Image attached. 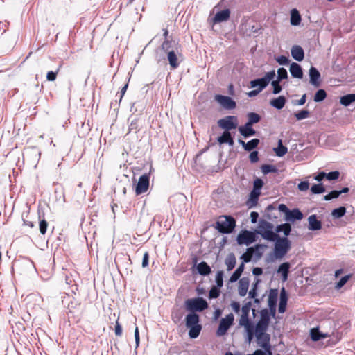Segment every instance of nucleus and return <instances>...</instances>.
I'll return each mask as SVG.
<instances>
[{
  "instance_id": "32",
  "label": "nucleus",
  "mask_w": 355,
  "mask_h": 355,
  "mask_svg": "<svg viewBox=\"0 0 355 355\" xmlns=\"http://www.w3.org/2000/svg\"><path fill=\"white\" fill-rule=\"evenodd\" d=\"M140 114H137L135 117H132V115L128 118V121L130 120V123L128 127V132H131L132 131H135L137 133L139 130V121Z\"/></svg>"
},
{
  "instance_id": "38",
  "label": "nucleus",
  "mask_w": 355,
  "mask_h": 355,
  "mask_svg": "<svg viewBox=\"0 0 355 355\" xmlns=\"http://www.w3.org/2000/svg\"><path fill=\"white\" fill-rule=\"evenodd\" d=\"M273 150L277 157H282L287 153L288 148L283 145L282 139H279L277 146Z\"/></svg>"
},
{
  "instance_id": "58",
  "label": "nucleus",
  "mask_w": 355,
  "mask_h": 355,
  "mask_svg": "<svg viewBox=\"0 0 355 355\" xmlns=\"http://www.w3.org/2000/svg\"><path fill=\"white\" fill-rule=\"evenodd\" d=\"M275 60L279 65L282 66L288 65L291 62L289 57L286 55H279L275 58Z\"/></svg>"
},
{
  "instance_id": "40",
  "label": "nucleus",
  "mask_w": 355,
  "mask_h": 355,
  "mask_svg": "<svg viewBox=\"0 0 355 355\" xmlns=\"http://www.w3.org/2000/svg\"><path fill=\"white\" fill-rule=\"evenodd\" d=\"M260 143V140L258 138H254L248 142H246L245 148L244 150L247 152L253 151L254 149L258 148V146Z\"/></svg>"
},
{
  "instance_id": "34",
  "label": "nucleus",
  "mask_w": 355,
  "mask_h": 355,
  "mask_svg": "<svg viewBox=\"0 0 355 355\" xmlns=\"http://www.w3.org/2000/svg\"><path fill=\"white\" fill-rule=\"evenodd\" d=\"M244 269L245 265L243 263H241L230 276L229 282L231 283H234L238 281L241 277Z\"/></svg>"
},
{
  "instance_id": "13",
  "label": "nucleus",
  "mask_w": 355,
  "mask_h": 355,
  "mask_svg": "<svg viewBox=\"0 0 355 355\" xmlns=\"http://www.w3.org/2000/svg\"><path fill=\"white\" fill-rule=\"evenodd\" d=\"M215 101L226 110L234 109L236 106L235 101L230 96L222 94H216L214 96Z\"/></svg>"
},
{
  "instance_id": "25",
  "label": "nucleus",
  "mask_w": 355,
  "mask_h": 355,
  "mask_svg": "<svg viewBox=\"0 0 355 355\" xmlns=\"http://www.w3.org/2000/svg\"><path fill=\"white\" fill-rule=\"evenodd\" d=\"M275 233H277V234H279V233H283L284 235L283 237L288 238V236L290 235V234L291 232L292 227L290 223H284L277 225L275 227Z\"/></svg>"
},
{
  "instance_id": "56",
  "label": "nucleus",
  "mask_w": 355,
  "mask_h": 355,
  "mask_svg": "<svg viewBox=\"0 0 355 355\" xmlns=\"http://www.w3.org/2000/svg\"><path fill=\"white\" fill-rule=\"evenodd\" d=\"M281 80L276 79L275 80H272L271 85L272 87V93L274 94H279L282 90V87L280 85Z\"/></svg>"
},
{
  "instance_id": "14",
  "label": "nucleus",
  "mask_w": 355,
  "mask_h": 355,
  "mask_svg": "<svg viewBox=\"0 0 355 355\" xmlns=\"http://www.w3.org/2000/svg\"><path fill=\"white\" fill-rule=\"evenodd\" d=\"M192 261L198 274L204 277L208 276L211 274V268L206 261H202L199 263H197L198 259L196 257L193 258Z\"/></svg>"
},
{
  "instance_id": "54",
  "label": "nucleus",
  "mask_w": 355,
  "mask_h": 355,
  "mask_svg": "<svg viewBox=\"0 0 355 355\" xmlns=\"http://www.w3.org/2000/svg\"><path fill=\"white\" fill-rule=\"evenodd\" d=\"M223 276L224 272L223 270H218L216 274V285L215 286L222 288L223 286Z\"/></svg>"
},
{
  "instance_id": "57",
  "label": "nucleus",
  "mask_w": 355,
  "mask_h": 355,
  "mask_svg": "<svg viewBox=\"0 0 355 355\" xmlns=\"http://www.w3.org/2000/svg\"><path fill=\"white\" fill-rule=\"evenodd\" d=\"M39 219H40V222H39L40 232L42 234H45L46 232V230H47V227H48V223L45 219H41V216L40 214H39Z\"/></svg>"
},
{
  "instance_id": "10",
  "label": "nucleus",
  "mask_w": 355,
  "mask_h": 355,
  "mask_svg": "<svg viewBox=\"0 0 355 355\" xmlns=\"http://www.w3.org/2000/svg\"><path fill=\"white\" fill-rule=\"evenodd\" d=\"M150 184V173H144L141 175L137 183L135 184V191L137 196L146 193L149 189Z\"/></svg>"
},
{
  "instance_id": "37",
  "label": "nucleus",
  "mask_w": 355,
  "mask_h": 355,
  "mask_svg": "<svg viewBox=\"0 0 355 355\" xmlns=\"http://www.w3.org/2000/svg\"><path fill=\"white\" fill-rule=\"evenodd\" d=\"M236 259L234 253H229L225 258V263L227 266V271H230L234 269L236 266Z\"/></svg>"
},
{
  "instance_id": "36",
  "label": "nucleus",
  "mask_w": 355,
  "mask_h": 355,
  "mask_svg": "<svg viewBox=\"0 0 355 355\" xmlns=\"http://www.w3.org/2000/svg\"><path fill=\"white\" fill-rule=\"evenodd\" d=\"M354 102H355V94H345L340 98V103L345 107L349 106Z\"/></svg>"
},
{
  "instance_id": "29",
  "label": "nucleus",
  "mask_w": 355,
  "mask_h": 355,
  "mask_svg": "<svg viewBox=\"0 0 355 355\" xmlns=\"http://www.w3.org/2000/svg\"><path fill=\"white\" fill-rule=\"evenodd\" d=\"M254 82H255L254 79L250 80L249 83L250 88H256L255 89L251 90L247 93L248 96L250 98L257 96L263 89H265L261 84L254 85Z\"/></svg>"
},
{
  "instance_id": "51",
  "label": "nucleus",
  "mask_w": 355,
  "mask_h": 355,
  "mask_svg": "<svg viewBox=\"0 0 355 355\" xmlns=\"http://www.w3.org/2000/svg\"><path fill=\"white\" fill-rule=\"evenodd\" d=\"M321 331L319 330L318 327L312 328L310 330V338L313 341H319L321 340Z\"/></svg>"
},
{
  "instance_id": "15",
  "label": "nucleus",
  "mask_w": 355,
  "mask_h": 355,
  "mask_svg": "<svg viewBox=\"0 0 355 355\" xmlns=\"http://www.w3.org/2000/svg\"><path fill=\"white\" fill-rule=\"evenodd\" d=\"M230 14L231 11L229 8H225L218 11L211 19L213 24H217L228 21L230 17Z\"/></svg>"
},
{
  "instance_id": "47",
  "label": "nucleus",
  "mask_w": 355,
  "mask_h": 355,
  "mask_svg": "<svg viewBox=\"0 0 355 355\" xmlns=\"http://www.w3.org/2000/svg\"><path fill=\"white\" fill-rule=\"evenodd\" d=\"M263 184V180L261 178H257L253 182V188L252 191L261 193V190L262 189Z\"/></svg>"
},
{
  "instance_id": "3",
  "label": "nucleus",
  "mask_w": 355,
  "mask_h": 355,
  "mask_svg": "<svg viewBox=\"0 0 355 355\" xmlns=\"http://www.w3.org/2000/svg\"><path fill=\"white\" fill-rule=\"evenodd\" d=\"M185 326L189 329V338H197L202 329L200 315L197 313H189L185 317Z\"/></svg>"
},
{
  "instance_id": "1",
  "label": "nucleus",
  "mask_w": 355,
  "mask_h": 355,
  "mask_svg": "<svg viewBox=\"0 0 355 355\" xmlns=\"http://www.w3.org/2000/svg\"><path fill=\"white\" fill-rule=\"evenodd\" d=\"M180 44L174 40H166L161 45V49L166 53L167 60L172 69H177L180 62L178 54L180 53Z\"/></svg>"
},
{
  "instance_id": "2",
  "label": "nucleus",
  "mask_w": 355,
  "mask_h": 355,
  "mask_svg": "<svg viewBox=\"0 0 355 355\" xmlns=\"http://www.w3.org/2000/svg\"><path fill=\"white\" fill-rule=\"evenodd\" d=\"M273 241L275 242L273 257L267 258L266 259L267 263L272 261L275 259L283 258L291 248V241L287 237H280L278 235Z\"/></svg>"
},
{
  "instance_id": "46",
  "label": "nucleus",
  "mask_w": 355,
  "mask_h": 355,
  "mask_svg": "<svg viewBox=\"0 0 355 355\" xmlns=\"http://www.w3.org/2000/svg\"><path fill=\"white\" fill-rule=\"evenodd\" d=\"M310 191L312 194H321L325 192V188L322 183L313 184Z\"/></svg>"
},
{
  "instance_id": "12",
  "label": "nucleus",
  "mask_w": 355,
  "mask_h": 355,
  "mask_svg": "<svg viewBox=\"0 0 355 355\" xmlns=\"http://www.w3.org/2000/svg\"><path fill=\"white\" fill-rule=\"evenodd\" d=\"M62 303L64 306H67L70 313L78 311L81 305L79 300H77L74 296H70L69 294L62 296Z\"/></svg>"
},
{
  "instance_id": "48",
  "label": "nucleus",
  "mask_w": 355,
  "mask_h": 355,
  "mask_svg": "<svg viewBox=\"0 0 355 355\" xmlns=\"http://www.w3.org/2000/svg\"><path fill=\"white\" fill-rule=\"evenodd\" d=\"M310 115V112L306 109H302L294 114L295 117L297 121H301L308 118Z\"/></svg>"
},
{
  "instance_id": "4",
  "label": "nucleus",
  "mask_w": 355,
  "mask_h": 355,
  "mask_svg": "<svg viewBox=\"0 0 355 355\" xmlns=\"http://www.w3.org/2000/svg\"><path fill=\"white\" fill-rule=\"evenodd\" d=\"M236 220L230 215L221 216L214 227L221 234H231L235 229Z\"/></svg>"
},
{
  "instance_id": "26",
  "label": "nucleus",
  "mask_w": 355,
  "mask_h": 355,
  "mask_svg": "<svg viewBox=\"0 0 355 355\" xmlns=\"http://www.w3.org/2000/svg\"><path fill=\"white\" fill-rule=\"evenodd\" d=\"M278 208L276 209L274 205L270 204L268 205V207H266L265 210L264 216L270 220H274L275 219H277L278 218Z\"/></svg>"
},
{
  "instance_id": "55",
  "label": "nucleus",
  "mask_w": 355,
  "mask_h": 355,
  "mask_svg": "<svg viewBox=\"0 0 355 355\" xmlns=\"http://www.w3.org/2000/svg\"><path fill=\"white\" fill-rule=\"evenodd\" d=\"M351 277H352L351 274H348V275H346L342 277L339 279V281L338 282H336V286H335L336 288V289H340L342 287H343L346 284V283L349 280Z\"/></svg>"
},
{
  "instance_id": "27",
  "label": "nucleus",
  "mask_w": 355,
  "mask_h": 355,
  "mask_svg": "<svg viewBox=\"0 0 355 355\" xmlns=\"http://www.w3.org/2000/svg\"><path fill=\"white\" fill-rule=\"evenodd\" d=\"M249 288V279L247 277H243L239 282V294L240 296L243 297L247 294Z\"/></svg>"
},
{
  "instance_id": "52",
  "label": "nucleus",
  "mask_w": 355,
  "mask_h": 355,
  "mask_svg": "<svg viewBox=\"0 0 355 355\" xmlns=\"http://www.w3.org/2000/svg\"><path fill=\"white\" fill-rule=\"evenodd\" d=\"M231 136L232 134L230 131H223L222 135L218 137L217 141L220 145L226 144Z\"/></svg>"
},
{
  "instance_id": "20",
  "label": "nucleus",
  "mask_w": 355,
  "mask_h": 355,
  "mask_svg": "<svg viewBox=\"0 0 355 355\" xmlns=\"http://www.w3.org/2000/svg\"><path fill=\"white\" fill-rule=\"evenodd\" d=\"M252 125L245 123L238 128L239 132L244 137L249 138L257 134V131L253 128Z\"/></svg>"
},
{
  "instance_id": "45",
  "label": "nucleus",
  "mask_w": 355,
  "mask_h": 355,
  "mask_svg": "<svg viewBox=\"0 0 355 355\" xmlns=\"http://www.w3.org/2000/svg\"><path fill=\"white\" fill-rule=\"evenodd\" d=\"M239 325L244 327L245 329L250 328L254 326L252 322L249 318V315L242 314L239 320Z\"/></svg>"
},
{
  "instance_id": "19",
  "label": "nucleus",
  "mask_w": 355,
  "mask_h": 355,
  "mask_svg": "<svg viewBox=\"0 0 355 355\" xmlns=\"http://www.w3.org/2000/svg\"><path fill=\"white\" fill-rule=\"evenodd\" d=\"M291 265L288 261L282 263L277 268V272L281 275L283 282L288 280Z\"/></svg>"
},
{
  "instance_id": "49",
  "label": "nucleus",
  "mask_w": 355,
  "mask_h": 355,
  "mask_svg": "<svg viewBox=\"0 0 355 355\" xmlns=\"http://www.w3.org/2000/svg\"><path fill=\"white\" fill-rule=\"evenodd\" d=\"M270 318L268 314V309H263L260 311V319L259 321L270 325Z\"/></svg>"
},
{
  "instance_id": "9",
  "label": "nucleus",
  "mask_w": 355,
  "mask_h": 355,
  "mask_svg": "<svg viewBox=\"0 0 355 355\" xmlns=\"http://www.w3.org/2000/svg\"><path fill=\"white\" fill-rule=\"evenodd\" d=\"M234 315L232 313L227 314L225 318H223L218 324L216 330L217 336H225L230 327L234 324Z\"/></svg>"
},
{
  "instance_id": "59",
  "label": "nucleus",
  "mask_w": 355,
  "mask_h": 355,
  "mask_svg": "<svg viewBox=\"0 0 355 355\" xmlns=\"http://www.w3.org/2000/svg\"><path fill=\"white\" fill-rule=\"evenodd\" d=\"M340 196V193H338V190H332L329 193L325 195L323 199L326 201H329L333 199H336Z\"/></svg>"
},
{
  "instance_id": "21",
  "label": "nucleus",
  "mask_w": 355,
  "mask_h": 355,
  "mask_svg": "<svg viewBox=\"0 0 355 355\" xmlns=\"http://www.w3.org/2000/svg\"><path fill=\"white\" fill-rule=\"evenodd\" d=\"M308 229L311 231H318L322 229V222L318 220L316 214H312L308 218Z\"/></svg>"
},
{
  "instance_id": "42",
  "label": "nucleus",
  "mask_w": 355,
  "mask_h": 355,
  "mask_svg": "<svg viewBox=\"0 0 355 355\" xmlns=\"http://www.w3.org/2000/svg\"><path fill=\"white\" fill-rule=\"evenodd\" d=\"M261 172L264 175H268L271 173H277L278 169L276 166L272 164H264L261 166Z\"/></svg>"
},
{
  "instance_id": "6",
  "label": "nucleus",
  "mask_w": 355,
  "mask_h": 355,
  "mask_svg": "<svg viewBox=\"0 0 355 355\" xmlns=\"http://www.w3.org/2000/svg\"><path fill=\"white\" fill-rule=\"evenodd\" d=\"M259 229L257 230L258 234H260L263 239L269 241H275L276 236L277 237L279 235L275 233V231H273V225L263 219L259 220Z\"/></svg>"
},
{
  "instance_id": "31",
  "label": "nucleus",
  "mask_w": 355,
  "mask_h": 355,
  "mask_svg": "<svg viewBox=\"0 0 355 355\" xmlns=\"http://www.w3.org/2000/svg\"><path fill=\"white\" fill-rule=\"evenodd\" d=\"M266 248V245L257 243L254 246L250 247L248 248V252H251L252 255H254L257 259H260L263 255L261 250Z\"/></svg>"
},
{
  "instance_id": "35",
  "label": "nucleus",
  "mask_w": 355,
  "mask_h": 355,
  "mask_svg": "<svg viewBox=\"0 0 355 355\" xmlns=\"http://www.w3.org/2000/svg\"><path fill=\"white\" fill-rule=\"evenodd\" d=\"M261 193H254L253 191H250L249 198L246 202V205L249 208H252L255 207L259 200V198L260 196Z\"/></svg>"
},
{
  "instance_id": "28",
  "label": "nucleus",
  "mask_w": 355,
  "mask_h": 355,
  "mask_svg": "<svg viewBox=\"0 0 355 355\" xmlns=\"http://www.w3.org/2000/svg\"><path fill=\"white\" fill-rule=\"evenodd\" d=\"M269 325L261 322L260 321H258L256 326H254V329L255 331V336L257 338V340H260L259 336H261V334H267L266 331L268 329Z\"/></svg>"
},
{
  "instance_id": "11",
  "label": "nucleus",
  "mask_w": 355,
  "mask_h": 355,
  "mask_svg": "<svg viewBox=\"0 0 355 355\" xmlns=\"http://www.w3.org/2000/svg\"><path fill=\"white\" fill-rule=\"evenodd\" d=\"M218 126L224 131H230L235 129L238 125L237 117L234 116H227L218 121Z\"/></svg>"
},
{
  "instance_id": "16",
  "label": "nucleus",
  "mask_w": 355,
  "mask_h": 355,
  "mask_svg": "<svg viewBox=\"0 0 355 355\" xmlns=\"http://www.w3.org/2000/svg\"><path fill=\"white\" fill-rule=\"evenodd\" d=\"M309 83L315 87H318L321 85V74L320 71L313 66H311L309 71Z\"/></svg>"
},
{
  "instance_id": "23",
  "label": "nucleus",
  "mask_w": 355,
  "mask_h": 355,
  "mask_svg": "<svg viewBox=\"0 0 355 355\" xmlns=\"http://www.w3.org/2000/svg\"><path fill=\"white\" fill-rule=\"evenodd\" d=\"M291 56L297 62H301L304 58V51L299 45H294L291 49Z\"/></svg>"
},
{
  "instance_id": "63",
  "label": "nucleus",
  "mask_w": 355,
  "mask_h": 355,
  "mask_svg": "<svg viewBox=\"0 0 355 355\" xmlns=\"http://www.w3.org/2000/svg\"><path fill=\"white\" fill-rule=\"evenodd\" d=\"M252 253L248 252V250H247V252L243 253L241 255L240 259L242 260L241 263H243L245 265V263H248L252 259Z\"/></svg>"
},
{
  "instance_id": "18",
  "label": "nucleus",
  "mask_w": 355,
  "mask_h": 355,
  "mask_svg": "<svg viewBox=\"0 0 355 355\" xmlns=\"http://www.w3.org/2000/svg\"><path fill=\"white\" fill-rule=\"evenodd\" d=\"M275 76V71L271 70L267 72L262 78H255L254 81L256 82H254V84H261L264 88H266L270 81L272 82V80H275L274 78Z\"/></svg>"
},
{
  "instance_id": "43",
  "label": "nucleus",
  "mask_w": 355,
  "mask_h": 355,
  "mask_svg": "<svg viewBox=\"0 0 355 355\" xmlns=\"http://www.w3.org/2000/svg\"><path fill=\"white\" fill-rule=\"evenodd\" d=\"M327 96V94L324 89H319L313 96V101L316 103L323 101Z\"/></svg>"
},
{
  "instance_id": "5",
  "label": "nucleus",
  "mask_w": 355,
  "mask_h": 355,
  "mask_svg": "<svg viewBox=\"0 0 355 355\" xmlns=\"http://www.w3.org/2000/svg\"><path fill=\"white\" fill-rule=\"evenodd\" d=\"M184 307L189 313L202 312L209 307V304L202 297L189 298L185 300Z\"/></svg>"
},
{
  "instance_id": "61",
  "label": "nucleus",
  "mask_w": 355,
  "mask_h": 355,
  "mask_svg": "<svg viewBox=\"0 0 355 355\" xmlns=\"http://www.w3.org/2000/svg\"><path fill=\"white\" fill-rule=\"evenodd\" d=\"M340 177V172L338 171H333L327 173L326 179L329 181L336 180Z\"/></svg>"
},
{
  "instance_id": "41",
  "label": "nucleus",
  "mask_w": 355,
  "mask_h": 355,
  "mask_svg": "<svg viewBox=\"0 0 355 355\" xmlns=\"http://www.w3.org/2000/svg\"><path fill=\"white\" fill-rule=\"evenodd\" d=\"M247 117H248V121H247L246 123H248V124H250L252 125L254 124L258 123L261 119V117L259 114H257L256 112H253L248 113Z\"/></svg>"
},
{
  "instance_id": "24",
  "label": "nucleus",
  "mask_w": 355,
  "mask_h": 355,
  "mask_svg": "<svg viewBox=\"0 0 355 355\" xmlns=\"http://www.w3.org/2000/svg\"><path fill=\"white\" fill-rule=\"evenodd\" d=\"M290 73L293 78L301 79L303 77V71L300 64L297 62L290 64Z\"/></svg>"
},
{
  "instance_id": "17",
  "label": "nucleus",
  "mask_w": 355,
  "mask_h": 355,
  "mask_svg": "<svg viewBox=\"0 0 355 355\" xmlns=\"http://www.w3.org/2000/svg\"><path fill=\"white\" fill-rule=\"evenodd\" d=\"M288 300V294L284 287H282L279 293V302L278 311L279 313H284L286 311V306Z\"/></svg>"
},
{
  "instance_id": "62",
  "label": "nucleus",
  "mask_w": 355,
  "mask_h": 355,
  "mask_svg": "<svg viewBox=\"0 0 355 355\" xmlns=\"http://www.w3.org/2000/svg\"><path fill=\"white\" fill-rule=\"evenodd\" d=\"M250 162L252 164L257 163L259 162V152L257 150L251 151L249 155Z\"/></svg>"
},
{
  "instance_id": "33",
  "label": "nucleus",
  "mask_w": 355,
  "mask_h": 355,
  "mask_svg": "<svg viewBox=\"0 0 355 355\" xmlns=\"http://www.w3.org/2000/svg\"><path fill=\"white\" fill-rule=\"evenodd\" d=\"M302 17L299 11L296 8L291 10L290 22L292 26H298L301 23Z\"/></svg>"
},
{
  "instance_id": "8",
  "label": "nucleus",
  "mask_w": 355,
  "mask_h": 355,
  "mask_svg": "<svg viewBox=\"0 0 355 355\" xmlns=\"http://www.w3.org/2000/svg\"><path fill=\"white\" fill-rule=\"evenodd\" d=\"M258 239L257 230L250 231L247 230H242L236 236V242L238 245H250L255 242Z\"/></svg>"
},
{
  "instance_id": "44",
  "label": "nucleus",
  "mask_w": 355,
  "mask_h": 355,
  "mask_svg": "<svg viewBox=\"0 0 355 355\" xmlns=\"http://www.w3.org/2000/svg\"><path fill=\"white\" fill-rule=\"evenodd\" d=\"M346 214V208L344 206L335 208L331 211V216L336 219L343 217Z\"/></svg>"
},
{
  "instance_id": "22",
  "label": "nucleus",
  "mask_w": 355,
  "mask_h": 355,
  "mask_svg": "<svg viewBox=\"0 0 355 355\" xmlns=\"http://www.w3.org/2000/svg\"><path fill=\"white\" fill-rule=\"evenodd\" d=\"M287 102L286 96L282 95L270 100V105L277 110H282L284 107Z\"/></svg>"
},
{
  "instance_id": "30",
  "label": "nucleus",
  "mask_w": 355,
  "mask_h": 355,
  "mask_svg": "<svg viewBox=\"0 0 355 355\" xmlns=\"http://www.w3.org/2000/svg\"><path fill=\"white\" fill-rule=\"evenodd\" d=\"M260 340H257L258 345L263 349H271L270 344V336L268 334H263L259 336Z\"/></svg>"
},
{
  "instance_id": "64",
  "label": "nucleus",
  "mask_w": 355,
  "mask_h": 355,
  "mask_svg": "<svg viewBox=\"0 0 355 355\" xmlns=\"http://www.w3.org/2000/svg\"><path fill=\"white\" fill-rule=\"evenodd\" d=\"M271 349H256L252 354H248V355H272Z\"/></svg>"
},
{
  "instance_id": "53",
  "label": "nucleus",
  "mask_w": 355,
  "mask_h": 355,
  "mask_svg": "<svg viewBox=\"0 0 355 355\" xmlns=\"http://www.w3.org/2000/svg\"><path fill=\"white\" fill-rule=\"evenodd\" d=\"M260 279H257L254 282H253L252 285V288L250 291H249V297L250 298H254L257 295V290H258V285L260 283Z\"/></svg>"
},
{
  "instance_id": "50",
  "label": "nucleus",
  "mask_w": 355,
  "mask_h": 355,
  "mask_svg": "<svg viewBox=\"0 0 355 355\" xmlns=\"http://www.w3.org/2000/svg\"><path fill=\"white\" fill-rule=\"evenodd\" d=\"M220 288L215 286H212L209 291V299H216L220 296Z\"/></svg>"
},
{
  "instance_id": "60",
  "label": "nucleus",
  "mask_w": 355,
  "mask_h": 355,
  "mask_svg": "<svg viewBox=\"0 0 355 355\" xmlns=\"http://www.w3.org/2000/svg\"><path fill=\"white\" fill-rule=\"evenodd\" d=\"M288 78V72L287 70L284 67H280L277 69V79L279 80H282Z\"/></svg>"
},
{
  "instance_id": "39",
  "label": "nucleus",
  "mask_w": 355,
  "mask_h": 355,
  "mask_svg": "<svg viewBox=\"0 0 355 355\" xmlns=\"http://www.w3.org/2000/svg\"><path fill=\"white\" fill-rule=\"evenodd\" d=\"M278 289L272 288L270 290L268 298V305H277V299H278Z\"/></svg>"
},
{
  "instance_id": "7",
  "label": "nucleus",
  "mask_w": 355,
  "mask_h": 355,
  "mask_svg": "<svg viewBox=\"0 0 355 355\" xmlns=\"http://www.w3.org/2000/svg\"><path fill=\"white\" fill-rule=\"evenodd\" d=\"M279 212L284 214V219L287 223H295L303 218V214L298 208L290 209L285 204L278 205Z\"/></svg>"
}]
</instances>
